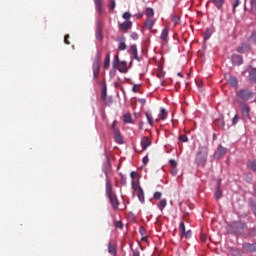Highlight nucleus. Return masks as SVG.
Here are the masks:
<instances>
[{
  "instance_id": "nucleus-1",
  "label": "nucleus",
  "mask_w": 256,
  "mask_h": 256,
  "mask_svg": "<svg viewBox=\"0 0 256 256\" xmlns=\"http://www.w3.org/2000/svg\"><path fill=\"white\" fill-rule=\"evenodd\" d=\"M109 169H111L110 164H107L103 168V173H105L106 175V197L111 204L112 209H114V211H117L119 209V199L117 198V194H115V192L113 191V184H111V180H109Z\"/></svg>"
},
{
  "instance_id": "nucleus-2",
  "label": "nucleus",
  "mask_w": 256,
  "mask_h": 256,
  "mask_svg": "<svg viewBox=\"0 0 256 256\" xmlns=\"http://www.w3.org/2000/svg\"><path fill=\"white\" fill-rule=\"evenodd\" d=\"M209 156V148L207 146H199L196 154L195 163L198 167H205L207 157Z\"/></svg>"
},
{
  "instance_id": "nucleus-3",
  "label": "nucleus",
  "mask_w": 256,
  "mask_h": 256,
  "mask_svg": "<svg viewBox=\"0 0 256 256\" xmlns=\"http://www.w3.org/2000/svg\"><path fill=\"white\" fill-rule=\"evenodd\" d=\"M113 69H118L119 73H127L129 68L127 67L126 61H120L119 55H115L112 62Z\"/></svg>"
},
{
  "instance_id": "nucleus-4",
  "label": "nucleus",
  "mask_w": 256,
  "mask_h": 256,
  "mask_svg": "<svg viewBox=\"0 0 256 256\" xmlns=\"http://www.w3.org/2000/svg\"><path fill=\"white\" fill-rule=\"evenodd\" d=\"M92 71H93V79H94V81H97V79L99 77V71H100L99 53L96 54V58L92 64Z\"/></svg>"
},
{
  "instance_id": "nucleus-5",
  "label": "nucleus",
  "mask_w": 256,
  "mask_h": 256,
  "mask_svg": "<svg viewBox=\"0 0 256 256\" xmlns=\"http://www.w3.org/2000/svg\"><path fill=\"white\" fill-rule=\"evenodd\" d=\"M237 97L242 99V101H249V99L253 97V92H251L250 90L242 89L237 92Z\"/></svg>"
},
{
  "instance_id": "nucleus-6",
  "label": "nucleus",
  "mask_w": 256,
  "mask_h": 256,
  "mask_svg": "<svg viewBox=\"0 0 256 256\" xmlns=\"http://www.w3.org/2000/svg\"><path fill=\"white\" fill-rule=\"evenodd\" d=\"M242 249L248 251V253H256V243L244 242L242 244Z\"/></svg>"
},
{
  "instance_id": "nucleus-7",
  "label": "nucleus",
  "mask_w": 256,
  "mask_h": 256,
  "mask_svg": "<svg viewBox=\"0 0 256 256\" xmlns=\"http://www.w3.org/2000/svg\"><path fill=\"white\" fill-rule=\"evenodd\" d=\"M114 139L118 145H123V136L121 135V131H119V129L114 128Z\"/></svg>"
},
{
  "instance_id": "nucleus-8",
  "label": "nucleus",
  "mask_w": 256,
  "mask_h": 256,
  "mask_svg": "<svg viewBox=\"0 0 256 256\" xmlns=\"http://www.w3.org/2000/svg\"><path fill=\"white\" fill-rule=\"evenodd\" d=\"M96 39H98V41H102L103 40V26H101V22L97 23Z\"/></svg>"
},
{
  "instance_id": "nucleus-9",
  "label": "nucleus",
  "mask_w": 256,
  "mask_h": 256,
  "mask_svg": "<svg viewBox=\"0 0 256 256\" xmlns=\"http://www.w3.org/2000/svg\"><path fill=\"white\" fill-rule=\"evenodd\" d=\"M118 27H119V29H120L121 31H129V29H131V27H133V22H131V21H126V22H124V23H120V24L118 25Z\"/></svg>"
},
{
  "instance_id": "nucleus-10",
  "label": "nucleus",
  "mask_w": 256,
  "mask_h": 256,
  "mask_svg": "<svg viewBox=\"0 0 256 256\" xmlns=\"http://www.w3.org/2000/svg\"><path fill=\"white\" fill-rule=\"evenodd\" d=\"M250 113H251V108L249 107V105L244 104L242 106V116H243V118L244 119H249Z\"/></svg>"
},
{
  "instance_id": "nucleus-11",
  "label": "nucleus",
  "mask_w": 256,
  "mask_h": 256,
  "mask_svg": "<svg viewBox=\"0 0 256 256\" xmlns=\"http://www.w3.org/2000/svg\"><path fill=\"white\" fill-rule=\"evenodd\" d=\"M94 5L97 13H99V15H103V0H94Z\"/></svg>"
},
{
  "instance_id": "nucleus-12",
  "label": "nucleus",
  "mask_w": 256,
  "mask_h": 256,
  "mask_svg": "<svg viewBox=\"0 0 256 256\" xmlns=\"http://www.w3.org/2000/svg\"><path fill=\"white\" fill-rule=\"evenodd\" d=\"M232 63L234 65H243V56L237 54L232 55Z\"/></svg>"
},
{
  "instance_id": "nucleus-13",
  "label": "nucleus",
  "mask_w": 256,
  "mask_h": 256,
  "mask_svg": "<svg viewBox=\"0 0 256 256\" xmlns=\"http://www.w3.org/2000/svg\"><path fill=\"white\" fill-rule=\"evenodd\" d=\"M209 3H212L216 9H223V5H225V0H209Z\"/></svg>"
},
{
  "instance_id": "nucleus-14",
  "label": "nucleus",
  "mask_w": 256,
  "mask_h": 256,
  "mask_svg": "<svg viewBox=\"0 0 256 256\" xmlns=\"http://www.w3.org/2000/svg\"><path fill=\"white\" fill-rule=\"evenodd\" d=\"M136 195L140 201V203H145V192H143V188L137 190L136 192Z\"/></svg>"
},
{
  "instance_id": "nucleus-15",
  "label": "nucleus",
  "mask_w": 256,
  "mask_h": 256,
  "mask_svg": "<svg viewBox=\"0 0 256 256\" xmlns=\"http://www.w3.org/2000/svg\"><path fill=\"white\" fill-rule=\"evenodd\" d=\"M246 167L247 169H249L250 171H253V173H256V159L252 160V161H248L246 163Z\"/></svg>"
},
{
  "instance_id": "nucleus-16",
  "label": "nucleus",
  "mask_w": 256,
  "mask_h": 256,
  "mask_svg": "<svg viewBox=\"0 0 256 256\" xmlns=\"http://www.w3.org/2000/svg\"><path fill=\"white\" fill-rule=\"evenodd\" d=\"M150 146H151V140H149V138H147V137H144L141 140V147H142L143 151H145V149H147V147H150Z\"/></svg>"
},
{
  "instance_id": "nucleus-17",
  "label": "nucleus",
  "mask_w": 256,
  "mask_h": 256,
  "mask_svg": "<svg viewBox=\"0 0 256 256\" xmlns=\"http://www.w3.org/2000/svg\"><path fill=\"white\" fill-rule=\"evenodd\" d=\"M250 83H256V68H252L249 72Z\"/></svg>"
},
{
  "instance_id": "nucleus-18",
  "label": "nucleus",
  "mask_w": 256,
  "mask_h": 256,
  "mask_svg": "<svg viewBox=\"0 0 256 256\" xmlns=\"http://www.w3.org/2000/svg\"><path fill=\"white\" fill-rule=\"evenodd\" d=\"M213 32H214L213 28H207L205 30L204 36H203L204 41H207V40L211 39V35H213Z\"/></svg>"
},
{
  "instance_id": "nucleus-19",
  "label": "nucleus",
  "mask_w": 256,
  "mask_h": 256,
  "mask_svg": "<svg viewBox=\"0 0 256 256\" xmlns=\"http://www.w3.org/2000/svg\"><path fill=\"white\" fill-rule=\"evenodd\" d=\"M108 253L114 256L117 255V247L111 242L108 243Z\"/></svg>"
},
{
  "instance_id": "nucleus-20",
  "label": "nucleus",
  "mask_w": 256,
  "mask_h": 256,
  "mask_svg": "<svg viewBox=\"0 0 256 256\" xmlns=\"http://www.w3.org/2000/svg\"><path fill=\"white\" fill-rule=\"evenodd\" d=\"M167 37H169V28L166 27L162 30L160 39L165 42L167 41Z\"/></svg>"
},
{
  "instance_id": "nucleus-21",
  "label": "nucleus",
  "mask_w": 256,
  "mask_h": 256,
  "mask_svg": "<svg viewBox=\"0 0 256 256\" xmlns=\"http://www.w3.org/2000/svg\"><path fill=\"white\" fill-rule=\"evenodd\" d=\"M118 49L120 51H125V49H127V44H125V37H121L119 39V46H118Z\"/></svg>"
},
{
  "instance_id": "nucleus-22",
  "label": "nucleus",
  "mask_w": 256,
  "mask_h": 256,
  "mask_svg": "<svg viewBox=\"0 0 256 256\" xmlns=\"http://www.w3.org/2000/svg\"><path fill=\"white\" fill-rule=\"evenodd\" d=\"M230 253L232 256H242L243 250H241L240 248H231Z\"/></svg>"
},
{
  "instance_id": "nucleus-23",
  "label": "nucleus",
  "mask_w": 256,
  "mask_h": 256,
  "mask_svg": "<svg viewBox=\"0 0 256 256\" xmlns=\"http://www.w3.org/2000/svg\"><path fill=\"white\" fill-rule=\"evenodd\" d=\"M218 157H223V155H225L227 153V148L223 147V145L219 144L218 148Z\"/></svg>"
},
{
  "instance_id": "nucleus-24",
  "label": "nucleus",
  "mask_w": 256,
  "mask_h": 256,
  "mask_svg": "<svg viewBox=\"0 0 256 256\" xmlns=\"http://www.w3.org/2000/svg\"><path fill=\"white\" fill-rule=\"evenodd\" d=\"M111 65V52H108L106 54L105 60H104V69H107Z\"/></svg>"
},
{
  "instance_id": "nucleus-25",
  "label": "nucleus",
  "mask_w": 256,
  "mask_h": 256,
  "mask_svg": "<svg viewBox=\"0 0 256 256\" xmlns=\"http://www.w3.org/2000/svg\"><path fill=\"white\" fill-rule=\"evenodd\" d=\"M157 207H158L159 211L163 212L165 207H167V199L160 200V202L157 204Z\"/></svg>"
},
{
  "instance_id": "nucleus-26",
  "label": "nucleus",
  "mask_w": 256,
  "mask_h": 256,
  "mask_svg": "<svg viewBox=\"0 0 256 256\" xmlns=\"http://www.w3.org/2000/svg\"><path fill=\"white\" fill-rule=\"evenodd\" d=\"M167 115H168L167 110L165 108H161L159 113V119H161L162 121H165V119H167Z\"/></svg>"
},
{
  "instance_id": "nucleus-27",
  "label": "nucleus",
  "mask_w": 256,
  "mask_h": 256,
  "mask_svg": "<svg viewBox=\"0 0 256 256\" xmlns=\"http://www.w3.org/2000/svg\"><path fill=\"white\" fill-rule=\"evenodd\" d=\"M157 77L160 79L161 85H165V72H163V70L158 71Z\"/></svg>"
},
{
  "instance_id": "nucleus-28",
  "label": "nucleus",
  "mask_w": 256,
  "mask_h": 256,
  "mask_svg": "<svg viewBox=\"0 0 256 256\" xmlns=\"http://www.w3.org/2000/svg\"><path fill=\"white\" fill-rule=\"evenodd\" d=\"M214 197H215V199H217V201H219V199H221V197H223V191H221V187L217 186Z\"/></svg>"
},
{
  "instance_id": "nucleus-29",
  "label": "nucleus",
  "mask_w": 256,
  "mask_h": 256,
  "mask_svg": "<svg viewBox=\"0 0 256 256\" xmlns=\"http://www.w3.org/2000/svg\"><path fill=\"white\" fill-rule=\"evenodd\" d=\"M153 25H155V20L147 19L145 26H146V28L149 29V31H151V29H153Z\"/></svg>"
},
{
  "instance_id": "nucleus-30",
  "label": "nucleus",
  "mask_w": 256,
  "mask_h": 256,
  "mask_svg": "<svg viewBox=\"0 0 256 256\" xmlns=\"http://www.w3.org/2000/svg\"><path fill=\"white\" fill-rule=\"evenodd\" d=\"M124 123H133V119L130 113L124 114Z\"/></svg>"
},
{
  "instance_id": "nucleus-31",
  "label": "nucleus",
  "mask_w": 256,
  "mask_h": 256,
  "mask_svg": "<svg viewBox=\"0 0 256 256\" xmlns=\"http://www.w3.org/2000/svg\"><path fill=\"white\" fill-rule=\"evenodd\" d=\"M230 85H231V87H237V85H238L237 77H235V76L230 77Z\"/></svg>"
},
{
  "instance_id": "nucleus-32",
  "label": "nucleus",
  "mask_w": 256,
  "mask_h": 256,
  "mask_svg": "<svg viewBox=\"0 0 256 256\" xmlns=\"http://www.w3.org/2000/svg\"><path fill=\"white\" fill-rule=\"evenodd\" d=\"M145 115H146L149 125H153V115L150 112H146Z\"/></svg>"
},
{
  "instance_id": "nucleus-33",
  "label": "nucleus",
  "mask_w": 256,
  "mask_h": 256,
  "mask_svg": "<svg viewBox=\"0 0 256 256\" xmlns=\"http://www.w3.org/2000/svg\"><path fill=\"white\" fill-rule=\"evenodd\" d=\"M146 15L148 18L153 17V15H155V11L153 10V8H147L146 9Z\"/></svg>"
},
{
  "instance_id": "nucleus-34",
  "label": "nucleus",
  "mask_w": 256,
  "mask_h": 256,
  "mask_svg": "<svg viewBox=\"0 0 256 256\" xmlns=\"http://www.w3.org/2000/svg\"><path fill=\"white\" fill-rule=\"evenodd\" d=\"M132 188L134 189L135 192L139 191V189H142L141 186L139 185V182H132Z\"/></svg>"
},
{
  "instance_id": "nucleus-35",
  "label": "nucleus",
  "mask_w": 256,
  "mask_h": 256,
  "mask_svg": "<svg viewBox=\"0 0 256 256\" xmlns=\"http://www.w3.org/2000/svg\"><path fill=\"white\" fill-rule=\"evenodd\" d=\"M180 236L185 234V223L181 222L179 225Z\"/></svg>"
},
{
  "instance_id": "nucleus-36",
  "label": "nucleus",
  "mask_w": 256,
  "mask_h": 256,
  "mask_svg": "<svg viewBox=\"0 0 256 256\" xmlns=\"http://www.w3.org/2000/svg\"><path fill=\"white\" fill-rule=\"evenodd\" d=\"M101 99L102 101H105L107 99V88L104 87L101 92Z\"/></svg>"
},
{
  "instance_id": "nucleus-37",
  "label": "nucleus",
  "mask_w": 256,
  "mask_h": 256,
  "mask_svg": "<svg viewBox=\"0 0 256 256\" xmlns=\"http://www.w3.org/2000/svg\"><path fill=\"white\" fill-rule=\"evenodd\" d=\"M163 197V193L161 192H155L153 195V198L156 199V201H159Z\"/></svg>"
},
{
  "instance_id": "nucleus-38",
  "label": "nucleus",
  "mask_w": 256,
  "mask_h": 256,
  "mask_svg": "<svg viewBox=\"0 0 256 256\" xmlns=\"http://www.w3.org/2000/svg\"><path fill=\"white\" fill-rule=\"evenodd\" d=\"M239 5H241V0H234L233 13H235V10L237 9V7H239Z\"/></svg>"
},
{
  "instance_id": "nucleus-39",
  "label": "nucleus",
  "mask_w": 256,
  "mask_h": 256,
  "mask_svg": "<svg viewBox=\"0 0 256 256\" xmlns=\"http://www.w3.org/2000/svg\"><path fill=\"white\" fill-rule=\"evenodd\" d=\"M180 237H185L186 239H191V230L185 231Z\"/></svg>"
},
{
  "instance_id": "nucleus-40",
  "label": "nucleus",
  "mask_w": 256,
  "mask_h": 256,
  "mask_svg": "<svg viewBox=\"0 0 256 256\" xmlns=\"http://www.w3.org/2000/svg\"><path fill=\"white\" fill-rule=\"evenodd\" d=\"M179 141H181V143H187V141H189V138H187V135H181L179 136Z\"/></svg>"
},
{
  "instance_id": "nucleus-41",
  "label": "nucleus",
  "mask_w": 256,
  "mask_h": 256,
  "mask_svg": "<svg viewBox=\"0 0 256 256\" xmlns=\"http://www.w3.org/2000/svg\"><path fill=\"white\" fill-rule=\"evenodd\" d=\"M130 37L133 41H137V39H139V34H137V32H132Z\"/></svg>"
},
{
  "instance_id": "nucleus-42",
  "label": "nucleus",
  "mask_w": 256,
  "mask_h": 256,
  "mask_svg": "<svg viewBox=\"0 0 256 256\" xmlns=\"http://www.w3.org/2000/svg\"><path fill=\"white\" fill-rule=\"evenodd\" d=\"M169 164L171 167H173V169L177 168V161H175V159H170Z\"/></svg>"
},
{
  "instance_id": "nucleus-43",
  "label": "nucleus",
  "mask_w": 256,
  "mask_h": 256,
  "mask_svg": "<svg viewBox=\"0 0 256 256\" xmlns=\"http://www.w3.org/2000/svg\"><path fill=\"white\" fill-rule=\"evenodd\" d=\"M122 17H123V19H125L126 21H129V19H131V13L125 12Z\"/></svg>"
},
{
  "instance_id": "nucleus-44",
  "label": "nucleus",
  "mask_w": 256,
  "mask_h": 256,
  "mask_svg": "<svg viewBox=\"0 0 256 256\" xmlns=\"http://www.w3.org/2000/svg\"><path fill=\"white\" fill-rule=\"evenodd\" d=\"M104 103L106 105H112L113 104V98L112 97L106 98Z\"/></svg>"
},
{
  "instance_id": "nucleus-45",
  "label": "nucleus",
  "mask_w": 256,
  "mask_h": 256,
  "mask_svg": "<svg viewBox=\"0 0 256 256\" xmlns=\"http://www.w3.org/2000/svg\"><path fill=\"white\" fill-rule=\"evenodd\" d=\"M172 21L175 25H179V22L181 21L178 16H173Z\"/></svg>"
},
{
  "instance_id": "nucleus-46",
  "label": "nucleus",
  "mask_w": 256,
  "mask_h": 256,
  "mask_svg": "<svg viewBox=\"0 0 256 256\" xmlns=\"http://www.w3.org/2000/svg\"><path fill=\"white\" fill-rule=\"evenodd\" d=\"M239 123V116L236 114L232 119V125H236Z\"/></svg>"
},
{
  "instance_id": "nucleus-47",
  "label": "nucleus",
  "mask_w": 256,
  "mask_h": 256,
  "mask_svg": "<svg viewBox=\"0 0 256 256\" xmlns=\"http://www.w3.org/2000/svg\"><path fill=\"white\" fill-rule=\"evenodd\" d=\"M132 55H137V45L133 44L131 46Z\"/></svg>"
},
{
  "instance_id": "nucleus-48",
  "label": "nucleus",
  "mask_w": 256,
  "mask_h": 256,
  "mask_svg": "<svg viewBox=\"0 0 256 256\" xmlns=\"http://www.w3.org/2000/svg\"><path fill=\"white\" fill-rule=\"evenodd\" d=\"M250 39H252L253 43H256V30L251 33Z\"/></svg>"
},
{
  "instance_id": "nucleus-49",
  "label": "nucleus",
  "mask_w": 256,
  "mask_h": 256,
  "mask_svg": "<svg viewBox=\"0 0 256 256\" xmlns=\"http://www.w3.org/2000/svg\"><path fill=\"white\" fill-rule=\"evenodd\" d=\"M120 183H121V185H123V186L127 185V177L122 176V177H121V180H120Z\"/></svg>"
},
{
  "instance_id": "nucleus-50",
  "label": "nucleus",
  "mask_w": 256,
  "mask_h": 256,
  "mask_svg": "<svg viewBox=\"0 0 256 256\" xmlns=\"http://www.w3.org/2000/svg\"><path fill=\"white\" fill-rule=\"evenodd\" d=\"M237 51L238 53H245V47L243 46V44H241V46L237 48Z\"/></svg>"
},
{
  "instance_id": "nucleus-51",
  "label": "nucleus",
  "mask_w": 256,
  "mask_h": 256,
  "mask_svg": "<svg viewBox=\"0 0 256 256\" xmlns=\"http://www.w3.org/2000/svg\"><path fill=\"white\" fill-rule=\"evenodd\" d=\"M237 51L238 53H245V47L243 46V44H241V46L237 48Z\"/></svg>"
},
{
  "instance_id": "nucleus-52",
  "label": "nucleus",
  "mask_w": 256,
  "mask_h": 256,
  "mask_svg": "<svg viewBox=\"0 0 256 256\" xmlns=\"http://www.w3.org/2000/svg\"><path fill=\"white\" fill-rule=\"evenodd\" d=\"M115 227H116L117 229H122V227H123V222L117 221V222L115 223Z\"/></svg>"
},
{
  "instance_id": "nucleus-53",
  "label": "nucleus",
  "mask_w": 256,
  "mask_h": 256,
  "mask_svg": "<svg viewBox=\"0 0 256 256\" xmlns=\"http://www.w3.org/2000/svg\"><path fill=\"white\" fill-rule=\"evenodd\" d=\"M130 176H131V179H137V177H139V174H137V172L133 171V172H131Z\"/></svg>"
},
{
  "instance_id": "nucleus-54",
  "label": "nucleus",
  "mask_w": 256,
  "mask_h": 256,
  "mask_svg": "<svg viewBox=\"0 0 256 256\" xmlns=\"http://www.w3.org/2000/svg\"><path fill=\"white\" fill-rule=\"evenodd\" d=\"M115 7H116L115 0H111L110 1V9L113 10V9H115Z\"/></svg>"
},
{
  "instance_id": "nucleus-55",
  "label": "nucleus",
  "mask_w": 256,
  "mask_h": 256,
  "mask_svg": "<svg viewBox=\"0 0 256 256\" xmlns=\"http://www.w3.org/2000/svg\"><path fill=\"white\" fill-rule=\"evenodd\" d=\"M244 46V51H251V46H249V44H242Z\"/></svg>"
},
{
  "instance_id": "nucleus-56",
  "label": "nucleus",
  "mask_w": 256,
  "mask_h": 256,
  "mask_svg": "<svg viewBox=\"0 0 256 256\" xmlns=\"http://www.w3.org/2000/svg\"><path fill=\"white\" fill-rule=\"evenodd\" d=\"M250 5H251L252 9L256 10V0H250Z\"/></svg>"
},
{
  "instance_id": "nucleus-57",
  "label": "nucleus",
  "mask_w": 256,
  "mask_h": 256,
  "mask_svg": "<svg viewBox=\"0 0 256 256\" xmlns=\"http://www.w3.org/2000/svg\"><path fill=\"white\" fill-rule=\"evenodd\" d=\"M142 161L144 165H147L149 163V156H144Z\"/></svg>"
},
{
  "instance_id": "nucleus-58",
  "label": "nucleus",
  "mask_w": 256,
  "mask_h": 256,
  "mask_svg": "<svg viewBox=\"0 0 256 256\" xmlns=\"http://www.w3.org/2000/svg\"><path fill=\"white\" fill-rule=\"evenodd\" d=\"M133 256H141V253L139 252V250H134Z\"/></svg>"
},
{
  "instance_id": "nucleus-59",
  "label": "nucleus",
  "mask_w": 256,
  "mask_h": 256,
  "mask_svg": "<svg viewBox=\"0 0 256 256\" xmlns=\"http://www.w3.org/2000/svg\"><path fill=\"white\" fill-rule=\"evenodd\" d=\"M133 57H134V59H136V61H141L138 53L133 54Z\"/></svg>"
},
{
  "instance_id": "nucleus-60",
  "label": "nucleus",
  "mask_w": 256,
  "mask_h": 256,
  "mask_svg": "<svg viewBox=\"0 0 256 256\" xmlns=\"http://www.w3.org/2000/svg\"><path fill=\"white\" fill-rule=\"evenodd\" d=\"M132 90L134 93H139V88L137 87V85L133 86Z\"/></svg>"
},
{
  "instance_id": "nucleus-61",
  "label": "nucleus",
  "mask_w": 256,
  "mask_h": 256,
  "mask_svg": "<svg viewBox=\"0 0 256 256\" xmlns=\"http://www.w3.org/2000/svg\"><path fill=\"white\" fill-rule=\"evenodd\" d=\"M139 231H140V235H145V228L140 227Z\"/></svg>"
},
{
  "instance_id": "nucleus-62",
  "label": "nucleus",
  "mask_w": 256,
  "mask_h": 256,
  "mask_svg": "<svg viewBox=\"0 0 256 256\" xmlns=\"http://www.w3.org/2000/svg\"><path fill=\"white\" fill-rule=\"evenodd\" d=\"M116 123H117V122H116V121H114V122L112 123V126H111V127H112V129H113V132H114V133H115V129H117V128L115 127Z\"/></svg>"
},
{
  "instance_id": "nucleus-63",
  "label": "nucleus",
  "mask_w": 256,
  "mask_h": 256,
  "mask_svg": "<svg viewBox=\"0 0 256 256\" xmlns=\"http://www.w3.org/2000/svg\"><path fill=\"white\" fill-rule=\"evenodd\" d=\"M68 39H69V35H66V36H65V44H66V45H69V40H68Z\"/></svg>"
},
{
  "instance_id": "nucleus-64",
  "label": "nucleus",
  "mask_w": 256,
  "mask_h": 256,
  "mask_svg": "<svg viewBox=\"0 0 256 256\" xmlns=\"http://www.w3.org/2000/svg\"><path fill=\"white\" fill-rule=\"evenodd\" d=\"M172 175H177V168H173Z\"/></svg>"
}]
</instances>
